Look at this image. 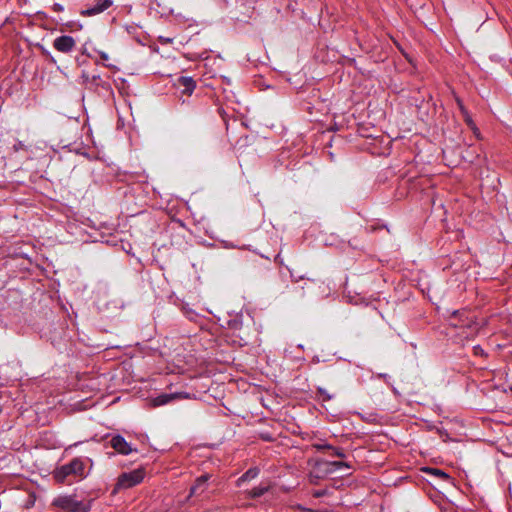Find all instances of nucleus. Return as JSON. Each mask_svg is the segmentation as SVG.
Returning <instances> with one entry per match:
<instances>
[{
    "label": "nucleus",
    "instance_id": "f257e3e1",
    "mask_svg": "<svg viewBox=\"0 0 512 512\" xmlns=\"http://www.w3.org/2000/svg\"><path fill=\"white\" fill-rule=\"evenodd\" d=\"M85 462L80 457L73 458L69 463L57 467L52 475L57 483H71V479L82 480L86 478L87 473L85 471Z\"/></svg>",
    "mask_w": 512,
    "mask_h": 512
},
{
    "label": "nucleus",
    "instance_id": "f03ea898",
    "mask_svg": "<svg viewBox=\"0 0 512 512\" xmlns=\"http://www.w3.org/2000/svg\"><path fill=\"white\" fill-rule=\"evenodd\" d=\"M52 505L67 512H89L91 509V501H79L75 495H60Z\"/></svg>",
    "mask_w": 512,
    "mask_h": 512
},
{
    "label": "nucleus",
    "instance_id": "7ed1b4c3",
    "mask_svg": "<svg viewBox=\"0 0 512 512\" xmlns=\"http://www.w3.org/2000/svg\"><path fill=\"white\" fill-rule=\"evenodd\" d=\"M144 477L145 471L141 468L120 474L115 484L113 493H116L119 490L129 489L140 484Z\"/></svg>",
    "mask_w": 512,
    "mask_h": 512
},
{
    "label": "nucleus",
    "instance_id": "20e7f679",
    "mask_svg": "<svg viewBox=\"0 0 512 512\" xmlns=\"http://www.w3.org/2000/svg\"><path fill=\"white\" fill-rule=\"evenodd\" d=\"M113 4V0H95L93 5H89L85 9H82L80 11V15L83 17L95 16L106 11Z\"/></svg>",
    "mask_w": 512,
    "mask_h": 512
},
{
    "label": "nucleus",
    "instance_id": "39448f33",
    "mask_svg": "<svg viewBox=\"0 0 512 512\" xmlns=\"http://www.w3.org/2000/svg\"><path fill=\"white\" fill-rule=\"evenodd\" d=\"M76 46V41L72 36L62 35L54 39L53 47L61 53H70Z\"/></svg>",
    "mask_w": 512,
    "mask_h": 512
},
{
    "label": "nucleus",
    "instance_id": "423d86ee",
    "mask_svg": "<svg viewBox=\"0 0 512 512\" xmlns=\"http://www.w3.org/2000/svg\"><path fill=\"white\" fill-rule=\"evenodd\" d=\"M189 398V394L186 392H175V393H164L161 394L151 400V404L153 407H158L162 405H166L170 403L171 401L178 400V399H187Z\"/></svg>",
    "mask_w": 512,
    "mask_h": 512
},
{
    "label": "nucleus",
    "instance_id": "0eeeda50",
    "mask_svg": "<svg viewBox=\"0 0 512 512\" xmlns=\"http://www.w3.org/2000/svg\"><path fill=\"white\" fill-rule=\"evenodd\" d=\"M212 478V474L204 473L197 477L194 484L190 487L189 497L203 494L208 487V481Z\"/></svg>",
    "mask_w": 512,
    "mask_h": 512
},
{
    "label": "nucleus",
    "instance_id": "6e6552de",
    "mask_svg": "<svg viewBox=\"0 0 512 512\" xmlns=\"http://www.w3.org/2000/svg\"><path fill=\"white\" fill-rule=\"evenodd\" d=\"M342 467L351 468V465L343 461H317V470L324 474L333 473Z\"/></svg>",
    "mask_w": 512,
    "mask_h": 512
},
{
    "label": "nucleus",
    "instance_id": "1a4fd4ad",
    "mask_svg": "<svg viewBox=\"0 0 512 512\" xmlns=\"http://www.w3.org/2000/svg\"><path fill=\"white\" fill-rule=\"evenodd\" d=\"M110 446L119 454L128 455L132 452V448L129 443L120 434L114 435L110 440Z\"/></svg>",
    "mask_w": 512,
    "mask_h": 512
},
{
    "label": "nucleus",
    "instance_id": "9d476101",
    "mask_svg": "<svg viewBox=\"0 0 512 512\" xmlns=\"http://www.w3.org/2000/svg\"><path fill=\"white\" fill-rule=\"evenodd\" d=\"M177 87L183 95L190 96L196 88V81L189 76H181L177 80Z\"/></svg>",
    "mask_w": 512,
    "mask_h": 512
},
{
    "label": "nucleus",
    "instance_id": "9b49d317",
    "mask_svg": "<svg viewBox=\"0 0 512 512\" xmlns=\"http://www.w3.org/2000/svg\"><path fill=\"white\" fill-rule=\"evenodd\" d=\"M259 473L260 469L258 467L249 468L242 476L237 479L236 486L241 487L244 482L255 479Z\"/></svg>",
    "mask_w": 512,
    "mask_h": 512
},
{
    "label": "nucleus",
    "instance_id": "f8f14e48",
    "mask_svg": "<svg viewBox=\"0 0 512 512\" xmlns=\"http://www.w3.org/2000/svg\"><path fill=\"white\" fill-rule=\"evenodd\" d=\"M422 471L426 474H429V475H432V476H435L443 481H449L451 480V477L449 474H447L446 472H444L443 470L441 469H438V468H434V467H423L422 468Z\"/></svg>",
    "mask_w": 512,
    "mask_h": 512
},
{
    "label": "nucleus",
    "instance_id": "ddd939ff",
    "mask_svg": "<svg viewBox=\"0 0 512 512\" xmlns=\"http://www.w3.org/2000/svg\"><path fill=\"white\" fill-rule=\"evenodd\" d=\"M327 474L319 472L317 470V463L315 464L313 470L309 473L308 479L309 483L313 485H318L320 480L323 479Z\"/></svg>",
    "mask_w": 512,
    "mask_h": 512
},
{
    "label": "nucleus",
    "instance_id": "4468645a",
    "mask_svg": "<svg viewBox=\"0 0 512 512\" xmlns=\"http://www.w3.org/2000/svg\"><path fill=\"white\" fill-rule=\"evenodd\" d=\"M269 491V486H258L254 487L250 491H248V497L251 499H256L263 496L265 493Z\"/></svg>",
    "mask_w": 512,
    "mask_h": 512
},
{
    "label": "nucleus",
    "instance_id": "2eb2a0df",
    "mask_svg": "<svg viewBox=\"0 0 512 512\" xmlns=\"http://www.w3.org/2000/svg\"><path fill=\"white\" fill-rule=\"evenodd\" d=\"M182 312L190 321L196 322L199 318V314L188 305L182 307Z\"/></svg>",
    "mask_w": 512,
    "mask_h": 512
},
{
    "label": "nucleus",
    "instance_id": "dca6fc26",
    "mask_svg": "<svg viewBox=\"0 0 512 512\" xmlns=\"http://www.w3.org/2000/svg\"><path fill=\"white\" fill-rule=\"evenodd\" d=\"M317 398L323 402L330 401L332 395H330L324 388L318 387L316 391Z\"/></svg>",
    "mask_w": 512,
    "mask_h": 512
},
{
    "label": "nucleus",
    "instance_id": "f3484780",
    "mask_svg": "<svg viewBox=\"0 0 512 512\" xmlns=\"http://www.w3.org/2000/svg\"><path fill=\"white\" fill-rule=\"evenodd\" d=\"M462 116H463V119H464L465 123L474 131V133L478 137L479 136V130L476 127L474 121L472 120L469 112L467 111V114H462Z\"/></svg>",
    "mask_w": 512,
    "mask_h": 512
},
{
    "label": "nucleus",
    "instance_id": "a211bd4d",
    "mask_svg": "<svg viewBox=\"0 0 512 512\" xmlns=\"http://www.w3.org/2000/svg\"><path fill=\"white\" fill-rule=\"evenodd\" d=\"M328 454L330 456H336L339 458H344L346 456L344 453V450L342 448H338V447H334V446H333V449L328 451Z\"/></svg>",
    "mask_w": 512,
    "mask_h": 512
},
{
    "label": "nucleus",
    "instance_id": "6ab92c4d",
    "mask_svg": "<svg viewBox=\"0 0 512 512\" xmlns=\"http://www.w3.org/2000/svg\"><path fill=\"white\" fill-rule=\"evenodd\" d=\"M65 27L70 31H78L82 29V25L75 21H69L65 23Z\"/></svg>",
    "mask_w": 512,
    "mask_h": 512
},
{
    "label": "nucleus",
    "instance_id": "aec40b11",
    "mask_svg": "<svg viewBox=\"0 0 512 512\" xmlns=\"http://www.w3.org/2000/svg\"><path fill=\"white\" fill-rule=\"evenodd\" d=\"M259 438L266 442L275 441V437L270 432H261L259 433Z\"/></svg>",
    "mask_w": 512,
    "mask_h": 512
},
{
    "label": "nucleus",
    "instance_id": "412c9836",
    "mask_svg": "<svg viewBox=\"0 0 512 512\" xmlns=\"http://www.w3.org/2000/svg\"><path fill=\"white\" fill-rule=\"evenodd\" d=\"M473 354L476 356L486 358L488 354L484 351V349L480 345H476L473 347Z\"/></svg>",
    "mask_w": 512,
    "mask_h": 512
},
{
    "label": "nucleus",
    "instance_id": "4be33fe9",
    "mask_svg": "<svg viewBox=\"0 0 512 512\" xmlns=\"http://www.w3.org/2000/svg\"><path fill=\"white\" fill-rule=\"evenodd\" d=\"M314 447L317 451L320 452H328L329 450L333 449V446L330 444H314Z\"/></svg>",
    "mask_w": 512,
    "mask_h": 512
},
{
    "label": "nucleus",
    "instance_id": "5701e85b",
    "mask_svg": "<svg viewBox=\"0 0 512 512\" xmlns=\"http://www.w3.org/2000/svg\"><path fill=\"white\" fill-rule=\"evenodd\" d=\"M328 494H329V491L327 489H320V490L313 491L312 496L314 498H321V497L327 496Z\"/></svg>",
    "mask_w": 512,
    "mask_h": 512
},
{
    "label": "nucleus",
    "instance_id": "b1692460",
    "mask_svg": "<svg viewBox=\"0 0 512 512\" xmlns=\"http://www.w3.org/2000/svg\"><path fill=\"white\" fill-rule=\"evenodd\" d=\"M457 105L460 109L461 114H467V109L465 108L462 100L460 98H456Z\"/></svg>",
    "mask_w": 512,
    "mask_h": 512
},
{
    "label": "nucleus",
    "instance_id": "393cba45",
    "mask_svg": "<svg viewBox=\"0 0 512 512\" xmlns=\"http://www.w3.org/2000/svg\"><path fill=\"white\" fill-rule=\"evenodd\" d=\"M52 10L59 13V12H63L64 7L59 3H54L52 6Z\"/></svg>",
    "mask_w": 512,
    "mask_h": 512
},
{
    "label": "nucleus",
    "instance_id": "a878e982",
    "mask_svg": "<svg viewBox=\"0 0 512 512\" xmlns=\"http://www.w3.org/2000/svg\"><path fill=\"white\" fill-rule=\"evenodd\" d=\"M99 56H100L101 60H103V61H107L109 59L108 54L105 52H102V51L99 52Z\"/></svg>",
    "mask_w": 512,
    "mask_h": 512
},
{
    "label": "nucleus",
    "instance_id": "bb28decb",
    "mask_svg": "<svg viewBox=\"0 0 512 512\" xmlns=\"http://www.w3.org/2000/svg\"><path fill=\"white\" fill-rule=\"evenodd\" d=\"M290 274H291V277H292L293 281H295V282H298L299 280L304 279L303 276H299V277L296 278L292 272Z\"/></svg>",
    "mask_w": 512,
    "mask_h": 512
},
{
    "label": "nucleus",
    "instance_id": "cd10ccee",
    "mask_svg": "<svg viewBox=\"0 0 512 512\" xmlns=\"http://www.w3.org/2000/svg\"><path fill=\"white\" fill-rule=\"evenodd\" d=\"M296 509L301 511V512H305L306 511V507L302 506L301 504L296 505Z\"/></svg>",
    "mask_w": 512,
    "mask_h": 512
},
{
    "label": "nucleus",
    "instance_id": "c85d7f7f",
    "mask_svg": "<svg viewBox=\"0 0 512 512\" xmlns=\"http://www.w3.org/2000/svg\"><path fill=\"white\" fill-rule=\"evenodd\" d=\"M98 80H100V76L99 75H95L92 77V81L97 84Z\"/></svg>",
    "mask_w": 512,
    "mask_h": 512
},
{
    "label": "nucleus",
    "instance_id": "c756f323",
    "mask_svg": "<svg viewBox=\"0 0 512 512\" xmlns=\"http://www.w3.org/2000/svg\"><path fill=\"white\" fill-rule=\"evenodd\" d=\"M232 325H233V327H235V328H236V327H237L238 325H240V324H239L238 322L234 321Z\"/></svg>",
    "mask_w": 512,
    "mask_h": 512
},
{
    "label": "nucleus",
    "instance_id": "7c9ffc66",
    "mask_svg": "<svg viewBox=\"0 0 512 512\" xmlns=\"http://www.w3.org/2000/svg\"><path fill=\"white\" fill-rule=\"evenodd\" d=\"M305 512H316L315 510L313 509H310V508H306V511Z\"/></svg>",
    "mask_w": 512,
    "mask_h": 512
},
{
    "label": "nucleus",
    "instance_id": "2f4dec72",
    "mask_svg": "<svg viewBox=\"0 0 512 512\" xmlns=\"http://www.w3.org/2000/svg\"><path fill=\"white\" fill-rule=\"evenodd\" d=\"M82 77L85 78L86 80L88 79V76L86 74H82Z\"/></svg>",
    "mask_w": 512,
    "mask_h": 512
},
{
    "label": "nucleus",
    "instance_id": "473e14b6",
    "mask_svg": "<svg viewBox=\"0 0 512 512\" xmlns=\"http://www.w3.org/2000/svg\"><path fill=\"white\" fill-rule=\"evenodd\" d=\"M510 391H512V384L509 386Z\"/></svg>",
    "mask_w": 512,
    "mask_h": 512
}]
</instances>
